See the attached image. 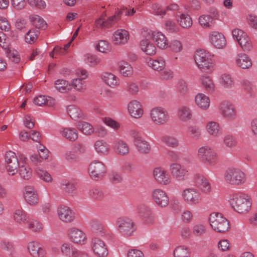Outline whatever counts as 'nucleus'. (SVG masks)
<instances>
[{"instance_id": "obj_1", "label": "nucleus", "mask_w": 257, "mask_h": 257, "mask_svg": "<svg viewBox=\"0 0 257 257\" xmlns=\"http://www.w3.org/2000/svg\"><path fill=\"white\" fill-rule=\"evenodd\" d=\"M228 202L234 211L241 214L248 212L250 210L252 205L250 195L240 192L231 194Z\"/></svg>"}, {"instance_id": "obj_2", "label": "nucleus", "mask_w": 257, "mask_h": 257, "mask_svg": "<svg viewBox=\"0 0 257 257\" xmlns=\"http://www.w3.org/2000/svg\"><path fill=\"white\" fill-rule=\"evenodd\" d=\"M194 60L198 68L203 72L211 74L215 69L214 55L203 49L196 51Z\"/></svg>"}, {"instance_id": "obj_3", "label": "nucleus", "mask_w": 257, "mask_h": 257, "mask_svg": "<svg viewBox=\"0 0 257 257\" xmlns=\"http://www.w3.org/2000/svg\"><path fill=\"white\" fill-rule=\"evenodd\" d=\"M224 179L228 184L232 186H240L246 181L245 173L237 167H229L225 171Z\"/></svg>"}, {"instance_id": "obj_4", "label": "nucleus", "mask_w": 257, "mask_h": 257, "mask_svg": "<svg viewBox=\"0 0 257 257\" xmlns=\"http://www.w3.org/2000/svg\"><path fill=\"white\" fill-rule=\"evenodd\" d=\"M197 157L201 162L207 166H213L218 162L217 152L208 145L201 146L198 149Z\"/></svg>"}, {"instance_id": "obj_5", "label": "nucleus", "mask_w": 257, "mask_h": 257, "mask_svg": "<svg viewBox=\"0 0 257 257\" xmlns=\"http://www.w3.org/2000/svg\"><path fill=\"white\" fill-rule=\"evenodd\" d=\"M209 220L212 229L217 232H225L229 228V221L221 213H212Z\"/></svg>"}, {"instance_id": "obj_6", "label": "nucleus", "mask_w": 257, "mask_h": 257, "mask_svg": "<svg viewBox=\"0 0 257 257\" xmlns=\"http://www.w3.org/2000/svg\"><path fill=\"white\" fill-rule=\"evenodd\" d=\"M117 230L124 236L133 235L136 230V226L134 221L130 218L121 217L115 221Z\"/></svg>"}, {"instance_id": "obj_7", "label": "nucleus", "mask_w": 257, "mask_h": 257, "mask_svg": "<svg viewBox=\"0 0 257 257\" xmlns=\"http://www.w3.org/2000/svg\"><path fill=\"white\" fill-rule=\"evenodd\" d=\"M150 116L152 121L158 125H164L169 120V114L167 109L161 106H156L151 109Z\"/></svg>"}, {"instance_id": "obj_8", "label": "nucleus", "mask_w": 257, "mask_h": 257, "mask_svg": "<svg viewBox=\"0 0 257 257\" xmlns=\"http://www.w3.org/2000/svg\"><path fill=\"white\" fill-rule=\"evenodd\" d=\"M183 201L190 205H197L202 201L201 193L194 188H185L181 193Z\"/></svg>"}, {"instance_id": "obj_9", "label": "nucleus", "mask_w": 257, "mask_h": 257, "mask_svg": "<svg viewBox=\"0 0 257 257\" xmlns=\"http://www.w3.org/2000/svg\"><path fill=\"white\" fill-rule=\"evenodd\" d=\"M5 161L9 174L14 175L17 172L20 164L16 153L12 151H7L5 155Z\"/></svg>"}, {"instance_id": "obj_10", "label": "nucleus", "mask_w": 257, "mask_h": 257, "mask_svg": "<svg viewBox=\"0 0 257 257\" xmlns=\"http://www.w3.org/2000/svg\"><path fill=\"white\" fill-rule=\"evenodd\" d=\"M88 172L91 179L95 180L101 179L106 173L105 165L101 162L94 161L89 165Z\"/></svg>"}, {"instance_id": "obj_11", "label": "nucleus", "mask_w": 257, "mask_h": 257, "mask_svg": "<svg viewBox=\"0 0 257 257\" xmlns=\"http://www.w3.org/2000/svg\"><path fill=\"white\" fill-rule=\"evenodd\" d=\"M218 111L222 116L226 120H232L236 118V111L234 106L230 102L223 101L218 107Z\"/></svg>"}, {"instance_id": "obj_12", "label": "nucleus", "mask_w": 257, "mask_h": 257, "mask_svg": "<svg viewBox=\"0 0 257 257\" xmlns=\"http://www.w3.org/2000/svg\"><path fill=\"white\" fill-rule=\"evenodd\" d=\"M153 174L156 181L161 185L167 186L172 183V180L170 175L162 167L155 168Z\"/></svg>"}, {"instance_id": "obj_13", "label": "nucleus", "mask_w": 257, "mask_h": 257, "mask_svg": "<svg viewBox=\"0 0 257 257\" xmlns=\"http://www.w3.org/2000/svg\"><path fill=\"white\" fill-rule=\"evenodd\" d=\"M57 215L59 219L65 223H72L75 219L74 212L69 207L64 205L58 207Z\"/></svg>"}, {"instance_id": "obj_14", "label": "nucleus", "mask_w": 257, "mask_h": 257, "mask_svg": "<svg viewBox=\"0 0 257 257\" xmlns=\"http://www.w3.org/2000/svg\"><path fill=\"white\" fill-rule=\"evenodd\" d=\"M169 171L173 178L179 181L184 180L188 175L187 168L177 162L170 165Z\"/></svg>"}, {"instance_id": "obj_15", "label": "nucleus", "mask_w": 257, "mask_h": 257, "mask_svg": "<svg viewBox=\"0 0 257 257\" xmlns=\"http://www.w3.org/2000/svg\"><path fill=\"white\" fill-rule=\"evenodd\" d=\"M234 65L237 68L243 70L251 68L252 61L249 56L246 54L240 52L237 53L233 59Z\"/></svg>"}, {"instance_id": "obj_16", "label": "nucleus", "mask_w": 257, "mask_h": 257, "mask_svg": "<svg viewBox=\"0 0 257 257\" xmlns=\"http://www.w3.org/2000/svg\"><path fill=\"white\" fill-rule=\"evenodd\" d=\"M68 235L70 240L74 243L83 245L87 241L86 234L77 227L70 228L68 230Z\"/></svg>"}, {"instance_id": "obj_17", "label": "nucleus", "mask_w": 257, "mask_h": 257, "mask_svg": "<svg viewBox=\"0 0 257 257\" xmlns=\"http://www.w3.org/2000/svg\"><path fill=\"white\" fill-rule=\"evenodd\" d=\"M154 202L161 207H167L169 203V198L167 193L161 189H155L151 193Z\"/></svg>"}, {"instance_id": "obj_18", "label": "nucleus", "mask_w": 257, "mask_h": 257, "mask_svg": "<svg viewBox=\"0 0 257 257\" xmlns=\"http://www.w3.org/2000/svg\"><path fill=\"white\" fill-rule=\"evenodd\" d=\"M23 197L25 201L31 206L37 205L39 201L38 194L36 189L31 185L24 187Z\"/></svg>"}, {"instance_id": "obj_19", "label": "nucleus", "mask_w": 257, "mask_h": 257, "mask_svg": "<svg viewBox=\"0 0 257 257\" xmlns=\"http://www.w3.org/2000/svg\"><path fill=\"white\" fill-rule=\"evenodd\" d=\"M91 248L94 254L97 257H106L108 255V249L104 242L97 237L92 239Z\"/></svg>"}, {"instance_id": "obj_20", "label": "nucleus", "mask_w": 257, "mask_h": 257, "mask_svg": "<svg viewBox=\"0 0 257 257\" xmlns=\"http://www.w3.org/2000/svg\"><path fill=\"white\" fill-rule=\"evenodd\" d=\"M127 110L131 117L135 118H140L144 114L143 106L141 102L137 100H133L128 103Z\"/></svg>"}, {"instance_id": "obj_21", "label": "nucleus", "mask_w": 257, "mask_h": 257, "mask_svg": "<svg viewBox=\"0 0 257 257\" xmlns=\"http://www.w3.org/2000/svg\"><path fill=\"white\" fill-rule=\"evenodd\" d=\"M209 39L211 44L217 49H223L226 45L224 36L217 31L211 32L209 35Z\"/></svg>"}, {"instance_id": "obj_22", "label": "nucleus", "mask_w": 257, "mask_h": 257, "mask_svg": "<svg viewBox=\"0 0 257 257\" xmlns=\"http://www.w3.org/2000/svg\"><path fill=\"white\" fill-rule=\"evenodd\" d=\"M27 248L32 257H44L45 256V250L37 241H30L27 244Z\"/></svg>"}, {"instance_id": "obj_23", "label": "nucleus", "mask_w": 257, "mask_h": 257, "mask_svg": "<svg viewBox=\"0 0 257 257\" xmlns=\"http://www.w3.org/2000/svg\"><path fill=\"white\" fill-rule=\"evenodd\" d=\"M20 159L19 173L22 178L29 180L32 177V171L28 165L26 164L27 158L22 154L19 156Z\"/></svg>"}, {"instance_id": "obj_24", "label": "nucleus", "mask_w": 257, "mask_h": 257, "mask_svg": "<svg viewBox=\"0 0 257 257\" xmlns=\"http://www.w3.org/2000/svg\"><path fill=\"white\" fill-rule=\"evenodd\" d=\"M130 39V34L127 31L124 29H118L113 34L112 40L116 45H124Z\"/></svg>"}, {"instance_id": "obj_25", "label": "nucleus", "mask_w": 257, "mask_h": 257, "mask_svg": "<svg viewBox=\"0 0 257 257\" xmlns=\"http://www.w3.org/2000/svg\"><path fill=\"white\" fill-rule=\"evenodd\" d=\"M177 118L182 122H187L192 119V111L191 108L186 105L179 107L176 112Z\"/></svg>"}, {"instance_id": "obj_26", "label": "nucleus", "mask_w": 257, "mask_h": 257, "mask_svg": "<svg viewBox=\"0 0 257 257\" xmlns=\"http://www.w3.org/2000/svg\"><path fill=\"white\" fill-rule=\"evenodd\" d=\"M194 101L197 106L202 110H207L210 107V98L204 93H197L195 96Z\"/></svg>"}, {"instance_id": "obj_27", "label": "nucleus", "mask_w": 257, "mask_h": 257, "mask_svg": "<svg viewBox=\"0 0 257 257\" xmlns=\"http://www.w3.org/2000/svg\"><path fill=\"white\" fill-rule=\"evenodd\" d=\"M201 87L207 93H212L215 90V85L212 78L206 74H203L200 77Z\"/></svg>"}, {"instance_id": "obj_28", "label": "nucleus", "mask_w": 257, "mask_h": 257, "mask_svg": "<svg viewBox=\"0 0 257 257\" xmlns=\"http://www.w3.org/2000/svg\"><path fill=\"white\" fill-rule=\"evenodd\" d=\"M113 149L117 154L121 156H126L130 152V148L127 143L119 139L114 141Z\"/></svg>"}, {"instance_id": "obj_29", "label": "nucleus", "mask_w": 257, "mask_h": 257, "mask_svg": "<svg viewBox=\"0 0 257 257\" xmlns=\"http://www.w3.org/2000/svg\"><path fill=\"white\" fill-rule=\"evenodd\" d=\"M195 182L197 187L204 193H209L211 191V185L208 179L199 175L195 176Z\"/></svg>"}, {"instance_id": "obj_30", "label": "nucleus", "mask_w": 257, "mask_h": 257, "mask_svg": "<svg viewBox=\"0 0 257 257\" xmlns=\"http://www.w3.org/2000/svg\"><path fill=\"white\" fill-rule=\"evenodd\" d=\"M140 49L148 55H154L156 53V48L149 39H142L139 44Z\"/></svg>"}, {"instance_id": "obj_31", "label": "nucleus", "mask_w": 257, "mask_h": 257, "mask_svg": "<svg viewBox=\"0 0 257 257\" xmlns=\"http://www.w3.org/2000/svg\"><path fill=\"white\" fill-rule=\"evenodd\" d=\"M94 149L95 152L100 156L108 154L110 150L109 145L103 140L96 141L94 144Z\"/></svg>"}, {"instance_id": "obj_32", "label": "nucleus", "mask_w": 257, "mask_h": 257, "mask_svg": "<svg viewBox=\"0 0 257 257\" xmlns=\"http://www.w3.org/2000/svg\"><path fill=\"white\" fill-rule=\"evenodd\" d=\"M153 40L157 47L161 49H166L168 47V41L165 35L159 31H154Z\"/></svg>"}, {"instance_id": "obj_33", "label": "nucleus", "mask_w": 257, "mask_h": 257, "mask_svg": "<svg viewBox=\"0 0 257 257\" xmlns=\"http://www.w3.org/2000/svg\"><path fill=\"white\" fill-rule=\"evenodd\" d=\"M118 70L120 74L125 77H130L133 74L134 70L127 62L121 60L118 62Z\"/></svg>"}, {"instance_id": "obj_34", "label": "nucleus", "mask_w": 257, "mask_h": 257, "mask_svg": "<svg viewBox=\"0 0 257 257\" xmlns=\"http://www.w3.org/2000/svg\"><path fill=\"white\" fill-rule=\"evenodd\" d=\"M103 81L111 88H115L119 86V80L115 75L109 72H105L102 75Z\"/></svg>"}, {"instance_id": "obj_35", "label": "nucleus", "mask_w": 257, "mask_h": 257, "mask_svg": "<svg viewBox=\"0 0 257 257\" xmlns=\"http://www.w3.org/2000/svg\"><path fill=\"white\" fill-rule=\"evenodd\" d=\"M207 133L211 136L217 137L221 134L219 124L214 121H208L205 126Z\"/></svg>"}, {"instance_id": "obj_36", "label": "nucleus", "mask_w": 257, "mask_h": 257, "mask_svg": "<svg viewBox=\"0 0 257 257\" xmlns=\"http://www.w3.org/2000/svg\"><path fill=\"white\" fill-rule=\"evenodd\" d=\"M60 133L62 136L71 142L76 140L78 137L77 130L73 127H65L61 129Z\"/></svg>"}, {"instance_id": "obj_37", "label": "nucleus", "mask_w": 257, "mask_h": 257, "mask_svg": "<svg viewBox=\"0 0 257 257\" xmlns=\"http://www.w3.org/2000/svg\"><path fill=\"white\" fill-rule=\"evenodd\" d=\"M220 84L224 88L231 89L235 86V81L232 76L227 73L221 74L219 77Z\"/></svg>"}, {"instance_id": "obj_38", "label": "nucleus", "mask_w": 257, "mask_h": 257, "mask_svg": "<svg viewBox=\"0 0 257 257\" xmlns=\"http://www.w3.org/2000/svg\"><path fill=\"white\" fill-rule=\"evenodd\" d=\"M54 87L56 89L61 93H67L71 90V84L63 79H59L54 82Z\"/></svg>"}, {"instance_id": "obj_39", "label": "nucleus", "mask_w": 257, "mask_h": 257, "mask_svg": "<svg viewBox=\"0 0 257 257\" xmlns=\"http://www.w3.org/2000/svg\"><path fill=\"white\" fill-rule=\"evenodd\" d=\"M148 64L149 67L157 71H162L165 67V61L162 57H158L156 59L150 58Z\"/></svg>"}, {"instance_id": "obj_40", "label": "nucleus", "mask_w": 257, "mask_h": 257, "mask_svg": "<svg viewBox=\"0 0 257 257\" xmlns=\"http://www.w3.org/2000/svg\"><path fill=\"white\" fill-rule=\"evenodd\" d=\"M176 20L180 26L183 28H189L192 25V19L187 14L178 13L176 16Z\"/></svg>"}, {"instance_id": "obj_41", "label": "nucleus", "mask_w": 257, "mask_h": 257, "mask_svg": "<svg viewBox=\"0 0 257 257\" xmlns=\"http://www.w3.org/2000/svg\"><path fill=\"white\" fill-rule=\"evenodd\" d=\"M67 112L70 117L73 120L84 118V115L81 110L77 106L70 105L67 107Z\"/></svg>"}, {"instance_id": "obj_42", "label": "nucleus", "mask_w": 257, "mask_h": 257, "mask_svg": "<svg viewBox=\"0 0 257 257\" xmlns=\"http://www.w3.org/2000/svg\"><path fill=\"white\" fill-rule=\"evenodd\" d=\"M35 173L37 177L43 182L48 183L53 182L52 175L47 170L40 167H37L35 169Z\"/></svg>"}, {"instance_id": "obj_43", "label": "nucleus", "mask_w": 257, "mask_h": 257, "mask_svg": "<svg viewBox=\"0 0 257 257\" xmlns=\"http://www.w3.org/2000/svg\"><path fill=\"white\" fill-rule=\"evenodd\" d=\"M160 140L162 143L172 148H176L180 145L179 141L176 138L169 135L162 136Z\"/></svg>"}, {"instance_id": "obj_44", "label": "nucleus", "mask_w": 257, "mask_h": 257, "mask_svg": "<svg viewBox=\"0 0 257 257\" xmlns=\"http://www.w3.org/2000/svg\"><path fill=\"white\" fill-rule=\"evenodd\" d=\"M134 145L136 147L138 151L142 154H147L151 151L150 144L143 138L138 140Z\"/></svg>"}, {"instance_id": "obj_45", "label": "nucleus", "mask_w": 257, "mask_h": 257, "mask_svg": "<svg viewBox=\"0 0 257 257\" xmlns=\"http://www.w3.org/2000/svg\"><path fill=\"white\" fill-rule=\"evenodd\" d=\"M61 188L69 196H73L76 193L75 184L71 181L68 180H63L61 183Z\"/></svg>"}, {"instance_id": "obj_46", "label": "nucleus", "mask_w": 257, "mask_h": 257, "mask_svg": "<svg viewBox=\"0 0 257 257\" xmlns=\"http://www.w3.org/2000/svg\"><path fill=\"white\" fill-rule=\"evenodd\" d=\"M199 23L204 29L210 28L214 25V18L209 15H202L199 18Z\"/></svg>"}, {"instance_id": "obj_47", "label": "nucleus", "mask_w": 257, "mask_h": 257, "mask_svg": "<svg viewBox=\"0 0 257 257\" xmlns=\"http://www.w3.org/2000/svg\"><path fill=\"white\" fill-rule=\"evenodd\" d=\"M77 250L69 243L67 242L63 243L61 246L62 253L68 257H74Z\"/></svg>"}, {"instance_id": "obj_48", "label": "nucleus", "mask_w": 257, "mask_h": 257, "mask_svg": "<svg viewBox=\"0 0 257 257\" xmlns=\"http://www.w3.org/2000/svg\"><path fill=\"white\" fill-rule=\"evenodd\" d=\"M222 142L226 148L230 149L235 148L237 145L236 138L230 134H227L223 137Z\"/></svg>"}, {"instance_id": "obj_49", "label": "nucleus", "mask_w": 257, "mask_h": 257, "mask_svg": "<svg viewBox=\"0 0 257 257\" xmlns=\"http://www.w3.org/2000/svg\"><path fill=\"white\" fill-rule=\"evenodd\" d=\"M79 130L85 135H91L94 134V127L88 122L83 121L78 125Z\"/></svg>"}, {"instance_id": "obj_50", "label": "nucleus", "mask_w": 257, "mask_h": 257, "mask_svg": "<svg viewBox=\"0 0 257 257\" xmlns=\"http://www.w3.org/2000/svg\"><path fill=\"white\" fill-rule=\"evenodd\" d=\"M14 220L19 224L25 223L28 219L26 212L22 209L15 210L14 213Z\"/></svg>"}, {"instance_id": "obj_51", "label": "nucleus", "mask_w": 257, "mask_h": 257, "mask_svg": "<svg viewBox=\"0 0 257 257\" xmlns=\"http://www.w3.org/2000/svg\"><path fill=\"white\" fill-rule=\"evenodd\" d=\"M124 89L126 92L131 95H137L139 92V87L138 84L131 81L126 83Z\"/></svg>"}, {"instance_id": "obj_52", "label": "nucleus", "mask_w": 257, "mask_h": 257, "mask_svg": "<svg viewBox=\"0 0 257 257\" xmlns=\"http://www.w3.org/2000/svg\"><path fill=\"white\" fill-rule=\"evenodd\" d=\"M239 42L238 44L244 52H248L253 49V45L251 40L248 36H246Z\"/></svg>"}, {"instance_id": "obj_53", "label": "nucleus", "mask_w": 257, "mask_h": 257, "mask_svg": "<svg viewBox=\"0 0 257 257\" xmlns=\"http://www.w3.org/2000/svg\"><path fill=\"white\" fill-rule=\"evenodd\" d=\"M32 24L37 28H45L47 24L44 20L39 15H32L30 17Z\"/></svg>"}, {"instance_id": "obj_54", "label": "nucleus", "mask_w": 257, "mask_h": 257, "mask_svg": "<svg viewBox=\"0 0 257 257\" xmlns=\"http://www.w3.org/2000/svg\"><path fill=\"white\" fill-rule=\"evenodd\" d=\"M90 226L92 231L102 235L105 233V229L102 225L96 220H92L90 222Z\"/></svg>"}, {"instance_id": "obj_55", "label": "nucleus", "mask_w": 257, "mask_h": 257, "mask_svg": "<svg viewBox=\"0 0 257 257\" xmlns=\"http://www.w3.org/2000/svg\"><path fill=\"white\" fill-rule=\"evenodd\" d=\"M89 195L95 200H100L104 198V193L100 188H92L89 191Z\"/></svg>"}, {"instance_id": "obj_56", "label": "nucleus", "mask_w": 257, "mask_h": 257, "mask_svg": "<svg viewBox=\"0 0 257 257\" xmlns=\"http://www.w3.org/2000/svg\"><path fill=\"white\" fill-rule=\"evenodd\" d=\"M190 251L189 249L184 246H179L174 250V257H189Z\"/></svg>"}, {"instance_id": "obj_57", "label": "nucleus", "mask_w": 257, "mask_h": 257, "mask_svg": "<svg viewBox=\"0 0 257 257\" xmlns=\"http://www.w3.org/2000/svg\"><path fill=\"white\" fill-rule=\"evenodd\" d=\"M39 34V31L36 29L29 30L25 36V42L30 44L34 43L37 40Z\"/></svg>"}, {"instance_id": "obj_58", "label": "nucleus", "mask_w": 257, "mask_h": 257, "mask_svg": "<svg viewBox=\"0 0 257 257\" xmlns=\"http://www.w3.org/2000/svg\"><path fill=\"white\" fill-rule=\"evenodd\" d=\"M71 85V87L73 86L76 90L79 92H84L86 89V85L81 79H73Z\"/></svg>"}, {"instance_id": "obj_59", "label": "nucleus", "mask_w": 257, "mask_h": 257, "mask_svg": "<svg viewBox=\"0 0 257 257\" xmlns=\"http://www.w3.org/2000/svg\"><path fill=\"white\" fill-rule=\"evenodd\" d=\"M103 122L107 126L112 128L116 131L120 128V124L117 121L109 117H105L102 118Z\"/></svg>"}, {"instance_id": "obj_60", "label": "nucleus", "mask_w": 257, "mask_h": 257, "mask_svg": "<svg viewBox=\"0 0 257 257\" xmlns=\"http://www.w3.org/2000/svg\"><path fill=\"white\" fill-rule=\"evenodd\" d=\"M168 46L171 50L174 53H180L183 49L182 42L178 40H172Z\"/></svg>"}, {"instance_id": "obj_61", "label": "nucleus", "mask_w": 257, "mask_h": 257, "mask_svg": "<svg viewBox=\"0 0 257 257\" xmlns=\"http://www.w3.org/2000/svg\"><path fill=\"white\" fill-rule=\"evenodd\" d=\"M96 49L100 52L106 53L110 51V46L109 43L104 40L99 41L96 46Z\"/></svg>"}, {"instance_id": "obj_62", "label": "nucleus", "mask_w": 257, "mask_h": 257, "mask_svg": "<svg viewBox=\"0 0 257 257\" xmlns=\"http://www.w3.org/2000/svg\"><path fill=\"white\" fill-rule=\"evenodd\" d=\"M84 57L85 62L91 67L95 66L99 64L101 61L99 58L89 54H86Z\"/></svg>"}, {"instance_id": "obj_63", "label": "nucleus", "mask_w": 257, "mask_h": 257, "mask_svg": "<svg viewBox=\"0 0 257 257\" xmlns=\"http://www.w3.org/2000/svg\"><path fill=\"white\" fill-rule=\"evenodd\" d=\"M120 19V17L117 11L113 15L108 17L105 20V28H109L111 27Z\"/></svg>"}, {"instance_id": "obj_64", "label": "nucleus", "mask_w": 257, "mask_h": 257, "mask_svg": "<svg viewBox=\"0 0 257 257\" xmlns=\"http://www.w3.org/2000/svg\"><path fill=\"white\" fill-rule=\"evenodd\" d=\"M164 28L169 32H177L179 31V27L174 21L171 20H167L165 21Z\"/></svg>"}]
</instances>
